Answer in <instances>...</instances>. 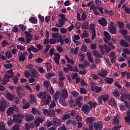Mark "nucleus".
I'll return each mask as SVG.
<instances>
[{
    "label": "nucleus",
    "instance_id": "f257e3e1",
    "mask_svg": "<svg viewBox=\"0 0 130 130\" xmlns=\"http://www.w3.org/2000/svg\"><path fill=\"white\" fill-rule=\"evenodd\" d=\"M42 100H46H46H42V103L44 105H49L51 101V96L50 94H47V93L46 92H42Z\"/></svg>",
    "mask_w": 130,
    "mask_h": 130
},
{
    "label": "nucleus",
    "instance_id": "864d4df0",
    "mask_svg": "<svg viewBox=\"0 0 130 130\" xmlns=\"http://www.w3.org/2000/svg\"><path fill=\"white\" fill-rule=\"evenodd\" d=\"M30 107V104L29 102H27L25 104L22 106V108L23 109H27Z\"/></svg>",
    "mask_w": 130,
    "mask_h": 130
},
{
    "label": "nucleus",
    "instance_id": "dca6fc26",
    "mask_svg": "<svg viewBox=\"0 0 130 130\" xmlns=\"http://www.w3.org/2000/svg\"><path fill=\"white\" fill-rule=\"evenodd\" d=\"M91 90L96 93H100L102 91L101 87H98V86H91Z\"/></svg>",
    "mask_w": 130,
    "mask_h": 130
},
{
    "label": "nucleus",
    "instance_id": "79ce46f5",
    "mask_svg": "<svg viewBox=\"0 0 130 130\" xmlns=\"http://www.w3.org/2000/svg\"><path fill=\"white\" fill-rule=\"evenodd\" d=\"M113 95L116 98H119L120 96V93L119 92V90L117 89H115L113 92Z\"/></svg>",
    "mask_w": 130,
    "mask_h": 130
},
{
    "label": "nucleus",
    "instance_id": "774afa93",
    "mask_svg": "<svg viewBox=\"0 0 130 130\" xmlns=\"http://www.w3.org/2000/svg\"><path fill=\"white\" fill-rule=\"evenodd\" d=\"M121 128V125L115 126L112 128V130H119Z\"/></svg>",
    "mask_w": 130,
    "mask_h": 130
},
{
    "label": "nucleus",
    "instance_id": "39448f33",
    "mask_svg": "<svg viewBox=\"0 0 130 130\" xmlns=\"http://www.w3.org/2000/svg\"><path fill=\"white\" fill-rule=\"evenodd\" d=\"M104 42L110 46L112 49H114L115 48V44L117 43V41L115 39L111 38V40H107V39H105Z\"/></svg>",
    "mask_w": 130,
    "mask_h": 130
},
{
    "label": "nucleus",
    "instance_id": "3c124183",
    "mask_svg": "<svg viewBox=\"0 0 130 130\" xmlns=\"http://www.w3.org/2000/svg\"><path fill=\"white\" fill-rule=\"evenodd\" d=\"M20 129V125L18 124H15L13 125L11 130H19Z\"/></svg>",
    "mask_w": 130,
    "mask_h": 130
},
{
    "label": "nucleus",
    "instance_id": "9d476101",
    "mask_svg": "<svg viewBox=\"0 0 130 130\" xmlns=\"http://www.w3.org/2000/svg\"><path fill=\"white\" fill-rule=\"evenodd\" d=\"M93 126L95 130H102L103 127V124L102 122L98 121L93 123Z\"/></svg>",
    "mask_w": 130,
    "mask_h": 130
},
{
    "label": "nucleus",
    "instance_id": "052dcab7",
    "mask_svg": "<svg viewBox=\"0 0 130 130\" xmlns=\"http://www.w3.org/2000/svg\"><path fill=\"white\" fill-rule=\"evenodd\" d=\"M50 83L49 81H44L43 85L45 88H49V85H50Z\"/></svg>",
    "mask_w": 130,
    "mask_h": 130
},
{
    "label": "nucleus",
    "instance_id": "4be33fe9",
    "mask_svg": "<svg viewBox=\"0 0 130 130\" xmlns=\"http://www.w3.org/2000/svg\"><path fill=\"white\" fill-rule=\"evenodd\" d=\"M109 105L114 107H117V104H116V101L115 99H113V98H110L109 99Z\"/></svg>",
    "mask_w": 130,
    "mask_h": 130
},
{
    "label": "nucleus",
    "instance_id": "4c0bfd02",
    "mask_svg": "<svg viewBox=\"0 0 130 130\" xmlns=\"http://www.w3.org/2000/svg\"><path fill=\"white\" fill-rule=\"evenodd\" d=\"M117 24L119 28L123 29L124 28L125 25L123 22L118 21Z\"/></svg>",
    "mask_w": 130,
    "mask_h": 130
},
{
    "label": "nucleus",
    "instance_id": "423d86ee",
    "mask_svg": "<svg viewBox=\"0 0 130 130\" xmlns=\"http://www.w3.org/2000/svg\"><path fill=\"white\" fill-rule=\"evenodd\" d=\"M104 42L110 46L112 49H114L115 48V44L117 43V41L115 39L111 38V40H107V39H105Z\"/></svg>",
    "mask_w": 130,
    "mask_h": 130
},
{
    "label": "nucleus",
    "instance_id": "412c9836",
    "mask_svg": "<svg viewBox=\"0 0 130 130\" xmlns=\"http://www.w3.org/2000/svg\"><path fill=\"white\" fill-rule=\"evenodd\" d=\"M82 99H83L82 96H80L75 99V103H76L77 104H78V107L79 108H81L82 107L81 101L82 100Z\"/></svg>",
    "mask_w": 130,
    "mask_h": 130
},
{
    "label": "nucleus",
    "instance_id": "58836bf2",
    "mask_svg": "<svg viewBox=\"0 0 130 130\" xmlns=\"http://www.w3.org/2000/svg\"><path fill=\"white\" fill-rule=\"evenodd\" d=\"M87 15L85 11L82 12V14L81 16V21H84L87 19Z\"/></svg>",
    "mask_w": 130,
    "mask_h": 130
},
{
    "label": "nucleus",
    "instance_id": "ea45409f",
    "mask_svg": "<svg viewBox=\"0 0 130 130\" xmlns=\"http://www.w3.org/2000/svg\"><path fill=\"white\" fill-rule=\"evenodd\" d=\"M34 120V116L32 115H27L26 116V121H32Z\"/></svg>",
    "mask_w": 130,
    "mask_h": 130
},
{
    "label": "nucleus",
    "instance_id": "c9c22d12",
    "mask_svg": "<svg viewBox=\"0 0 130 130\" xmlns=\"http://www.w3.org/2000/svg\"><path fill=\"white\" fill-rule=\"evenodd\" d=\"M5 55L7 58H12L13 57V55L12 52L10 51H7L5 52Z\"/></svg>",
    "mask_w": 130,
    "mask_h": 130
},
{
    "label": "nucleus",
    "instance_id": "c85d7f7f",
    "mask_svg": "<svg viewBox=\"0 0 130 130\" xmlns=\"http://www.w3.org/2000/svg\"><path fill=\"white\" fill-rule=\"evenodd\" d=\"M108 74V72L107 70H102V72L99 73V75L102 77H105Z\"/></svg>",
    "mask_w": 130,
    "mask_h": 130
},
{
    "label": "nucleus",
    "instance_id": "72a5a7b5",
    "mask_svg": "<svg viewBox=\"0 0 130 130\" xmlns=\"http://www.w3.org/2000/svg\"><path fill=\"white\" fill-rule=\"evenodd\" d=\"M65 98L60 97V99L58 100V102H60V104L62 105V106L65 107L66 106V103H65Z\"/></svg>",
    "mask_w": 130,
    "mask_h": 130
},
{
    "label": "nucleus",
    "instance_id": "aec40b11",
    "mask_svg": "<svg viewBox=\"0 0 130 130\" xmlns=\"http://www.w3.org/2000/svg\"><path fill=\"white\" fill-rule=\"evenodd\" d=\"M121 120V118L119 116L117 115L115 116L113 120V124L116 125H118L119 124V121Z\"/></svg>",
    "mask_w": 130,
    "mask_h": 130
},
{
    "label": "nucleus",
    "instance_id": "680f3d73",
    "mask_svg": "<svg viewBox=\"0 0 130 130\" xmlns=\"http://www.w3.org/2000/svg\"><path fill=\"white\" fill-rule=\"evenodd\" d=\"M6 126L3 121L0 122V130H5Z\"/></svg>",
    "mask_w": 130,
    "mask_h": 130
},
{
    "label": "nucleus",
    "instance_id": "b1692460",
    "mask_svg": "<svg viewBox=\"0 0 130 130\" xmlns=\"http://www.w3.org/2000/svg\"><path fill=\"white\" fill-rule=\"evenodd\" d=\"M27 51L30 53L31 54V51H32L34 53L38 52V49L36 48H35L33 46H31L29 48H27Z\"/></svg>",
    "mask_w": 130,
    "mask_h": 130
},
{
    "label": "nucleus",
    "instance_id": "4468645a",
    "mask_svg": "<svg viewBox=\"0 0 130 130\" xmlns=\"http://www.w3.org/2000/svg\"><path fill=\"white\" fill-rule=\"evenodd\" d=\"M98 22L100 25H101L103 27L106 26L108 24L107 21L106 20V18H104V17L99 19Z\"/></svg>",
    "mask_w": 130,
    "mask_h": 130
},
{
    "label": "nucleus",
    "instance_id": "7ed1b4c3",
    "mask_svg": "<svg viewBox=\"0 0 130 130\" xmlns=\"http://www.w3.org/2000/svg\"><path fill=\"white\" fill-rule=\"evenodd\" d=\"M109 30L110 34L115 35L117 34V24L114 22H110Z\"/></svg>",
    "mask_w": 130,
    "mask_h": 130
},
{
    "label": "nucleus",
    "instance_id": "5fc2aeb1",
    "mask_svg": "<svg viewBox=\"0 0 130 130\" xmlns=\"http://www.w3.org/2000/svg\"><path fill=\"white\" fill-rule=\"evenodd\" d=\"M4 67H6L7 69H9L10 68H13L14 65L13 64H11V63L4 64Z\"/></svg>",
    "mask_w": 130,
    "mask_h": 130
},
{
    "label": "nucleus",
    "instance_id": "6ab92c4d",
    "mask_svg": "<svg viewBox=\"0 0 130 130\" xmlns=\"http://www.w3.org/2000/svg\"><path fill=\"white\" fill-rule=\"evenodd\" d=\"M120 45L123 47H128L130 46V44L124 40H121L120 41Z\"/></svg>",
    "mask_w": 130,
    "mask_h": 130
},
{
    "label": "nucleus",
    "instance_id": "49530a36",
    "mask_svg": "<svg viewBox=\"0 0 130 130\" xmlns=\"http://www.w3.org/2000/svg\"><path fill=\"white\" fill-rule=\"evenodd\" d=\"M58 76H59V80L63 81L65 79V78L63 76V74L62 72H59L58 73Z\"/></svg>",
    "mask_w": 130,
    "mask_h": 130
},
{
    "label": "nucleus",
    "instance_id": "393cba45",
    "mask_svg": "<svg viewBox=\"0 0 130 130\" xmlns=\"http://www.w3.org/2000/svg\"><path fill=\"white\" fill-rule=\"evenodd\" d=\"M6 106L4 102H1L0 103V112L3 113L6 111Z\"/></svg>",
    "mask_w": 130,
    "mask_h": 130
},
{
    "label": "nucleus",
    "instance_id": "f03ea898",
    "mask_svg": "<svg viewBox=\"0 0 130 130\" xmlns=\"http://www.w3.org/2000/svg\"><path fill=\"white\" fill-rule=\"evenodd\" d=\"M99 49L103 55H105V52L107 53V54L109 53L112 49V48H110L107 44H104L103 46L102 44H100L99 45Z\"/></svg>",
    "mask_w": 130,
    "mask_h": 130
},
{
    "label": "nucleus",
    "instance_id": "8fccbe9b",
    "mask_svg": "<svg viewBox=\"0 0 130 130\" xmlns=\"http://www.w3.org/2000/svg\"><path fill=\"white\" fill-rule=\"evenodd\" d=\"M89 29H90V31H95V24H94L93 23H91V24H90Z\"/></svg>",
    "mask_w": 130,
    "mask_h": 130
},
{
    "label": "nucleus",
    "instance_id": "de8ad7c7",
    "mask_svg": "<svg viewBox=\"0 0 130 130\" xmlns=\"http://www.w3.org/2000/svg\"><path fill=\"white\" fill-rule=\"evenodd\" d=\"M70 118H71V116L69 114H65V115H64V116H63V117L62 118V120L66 121V120L70 119Z\"/></svg>",
    "mask_w": 130,
    "mask_h": 130
},
{
    "label": "nucleus",
    "instance_id": "a19ab883",
    "mask_svg": "<svg viewBox=\"0 0 130 130\" xmlns=\"http://www.w3.org/2000/svg\"><path fill=\"white\" fill-rule=\"evenodd\" d=\"M29 21L32 24H36L38 20L37 18L31 17L29 19Z\"/></svg>",
    "mask_w": 130,
    "mask_h": 130
},
{
    "label": "nucleus",
    "instance_id": "37998d69",
    "mask_svg": "<svg viewBox=\"0 0 130 130\" xmlns=\"http://www.w3.org/2000/svg\"><path fill=\"white\" fill-rule=\"evenodd\" d=\"M119 32L122 34V36H126L128 32L127 30L126 29H120L119 30Z\"/></svg>",
    "mask_w": 130,
    "mask_h": 130
},
{
    "label": "nucleus",
    "instance_id": "7c9ffc66",
    "mask_svg": "<svg viewBox=\"0 0 130 130\" xmlns=\"http://www.w3.org/2000/svg\"><path fill=\"white\" fill-rule=\"evenodd\" d=\"M126 116L125 117V121L126 122L130 121V109H129L126 112Z\"/></svg>",
    "mask_w": 130,
    "mask_h": 130
},
{
    "label": "nucleus",
    "instance_id": "e2e57ef3",
    "mask_svg": "<svg viewBox=\"0 0 130 130\" xmlns=\"http://www.w3.org/2000/svg\"><path fill=\"white\" fill-rule=\"evenodd\" d=\"M71 94H72L73 96L75 97L78 96L79 94V93L76 90L72 91Z\"/></svg>",
    "mask_w": 130,
    "mask_h": 130
},
{
    "label": "nucleus",
    "instance_id": "6e6d98bb",
    "mask_svg": "<svg viewBox=\"0 0 130 130\" xmlns=\"http://www.w3.org/2000/svg\"><path fill=\"white\" fill-rule=\"evenodd\" d=\"M43 113L45 115H47L48 116L51 115V112L49 110L44 109L43 110Z\"/></svg>",
    "mask_w": 130,
    "mask_h": 130
},
{
    "label": "nucleus",
    "instance_id": "20e7f679",
    "mask_svg": "<svg viewBox=\"0 0 130 130\" xmlns=\"http://www.w3.org/2000/svg\"><path fill=\"white\" fill-rule=\"evenodd\" d=\"M23 118L24 116L22 114L14 115L13 121H15L16 123H21Z\"/></svg>",
    "mask_w": 130,
    "mask_h": 130
},
{
    "label": "nucleus",
    "instance_id": "a18cd8bd",
    "mask_svg": "<svg viewBox=\"0 0 130 130\" xmlns=\"http://www.w3.org/2000/svg\"><path fill=\"white\" fill-rule=\"evenodd\" d=\"M51 125H52V121L47 120L46 123H45V126L47 127V128H49Z\"/></svg>",
    "mask_w": 130,
    "mask_h": 130
},
{
    "label": "nucleus",
    "instance_id": "09e8293b",
    "mask_svg": "<svg viewBox=\"0 0 130 130\" xmlns=\"http://www.w3.org/2000/svg\"><path fill=\"white\" fill-rule=\"evenodd\" d=\"M88 26V22H85L83 23H82V26H81V29H87Z\"/></svg>",
    "mask_w": 130,
    "mask_h": 130
},
{
    "label": "nucleus",
    "instance_id": "2f4dec72",
    "mask_svg": "<svg viewBox=\"0 0 130 130\" xmlns=\"http://www.w3.org/2000/svg\"><path fill=\"white\" fill-rule=\"evenodd\" d=\"M93 53L94 56L96 58H99V57H100V58L103 57V55H101L100 53H99V52L96 50H94Z\"/></svg>",
    "mask_w": 130,
    "mask_h": 130
},
{
    "label": "nucleus",
    "instance_id": "6e6552de",
    "mask_svg": "<svg viewBox=\"0 0 130 130\" xmlns=\"http://www.w3.org/2000/svg\"><path fill=\"white\" fill-rule=\"evenodd\" d=\"M14 75V73L13 71V69H11L10 70H8L6 72V74L5 75V77L3 78L5 79H8L13 78Z\"/></svg>",
    "mask_w": 130,
    "mask_h": 130
},
{
    "label": "nucleus",
    "instance_id": "13d9d810",
    "mask_svg": "<svg viewBox=\"0 0 130 130\" xmlns=\"http://www.w3.org/2000/svg\"><path fill=\"white\" fill-rule=\"evenodd\" d=\"M1 45L2 47H5L9 45V43L7 41L4 40V41L2 42Z\"/></svg>",
    "mask_w": 130,
    "mask_h": 130
},
{
    "label": "nucleus",
    "instance_id": "e433bc0d",
    "mask_svg": "<svg viewBox=\"0 0 130 130\" xmlns=\"http://www.w3.org/2000/svg\"><path fill=\"white\" fill-rule=\"evenodd\" d=\"M62 98H68V92L66 89H64L62 91V95L61 96Z\"/></svg>",
    "mask_w": 130,
    "mask_h": 130
},
{
    "label": "nucleus",
    "instance_id": "f8f14e48",
    "mask_svg": "<svg viewBox=\"0 0 130 130\" xmlns=\"http://www.w3.org/2000/svg\"><path fill=\"white\" fill-rule=\"evenodd\" d=\"M52 125L54 126L59 127L61 125V121L57 118H53L52 119Z\"/></svg>",
    "mask_w": 130,
    "mask_h": 130
},
{
    "label": "nucleus",
    "instance_id": "f704fd0d",
    "mask_svg": "<svg viewBox=\"0 0 130 130\" xmlns=\"http://www.w3.org/2000/svg\"><path fill=\"white\" fill-rule=\"evenodd\" d=\"M88 104L90 106V108H95L97 106V103L96 102H88Z\"/></svg>",
    "mask_w": 130,
    "mask_h": 130
},
{
    "label": "nucleus",
    "instance_id": "603ef678",
    "mask_svg": "<svg viewBox=\"0 0 130 130\" xmlns=\"http://www.w3.org/2000/svg\"><path fill=\"white\" fill-rule=\"evenodd\" d=\"M2 82L1 83V84L3 85H5L7 84V83L8 82H9L10 80L8 79H6L4 78H2Z\"/></svg>",
    "mask_w": 130,
    "mask_h": 130
},
{
    "label": "nucleus",
    "instance_id": "69168bd1",
    "mask_svg": "<svg viewBox=\"0 0 130 130\" xmlns=\"http://www.w3.org/2000/svg\"><path fill=\"white\" fill-rule=\"evenodd\" d=\"M55 74L53 73H48L46 74V78L48 80H49L51 77L54 76Z\"/></svg>",
    "mask_w": 130,
    "mask_h": 130
},
{
    "label": "nucleus",
    "instance_id": "cd10ccee",
    "mask_svg": "<svg viewBox=\"0 0 130 130\" xmlns=\"http://www.w3.org/2000/svg\"><path fill=\"white\" fill-rule=\"evenodd\" d=\"M38 73V71L35 70V69H33V70H32V71H30V77H32L34 78H37V76L36 75Z\"/></svg>",
    "mask_w": 130,
    "mask_h": 130
},
{
    "label": "nucleus",
    "instance_id": "0e129e2a",
    "mask_svg": "<svg viewBox=\"0 0 130 130\" xmlns=\"http://www.w3.org/2000/svg\"><path fill=\"white\" fill-rule=\"evenodd\" d=\"M25 67H26L27 69H29V71H32V70H34V69H33V65L32 64H29L25 66Z\"/></svg>",
    "mask_w": 130,
    "mask_h": 130
},
{
    "label": "nucleus",
    "instance_id": "f3484780",
    "mask_svg": "<svg viewBox=\"0 0 130 130\" xmlns=\"http://www.w3.org/2000/svg\"><path fill=\"white\" fill-rule=\"evenodd\" d=\"M18 55H19V56H18L19 61L20 62H23V61H25L27 58V57H25V56L23 55L22 52H20L18 54Z\"/></svg>",
    "mask_w": 130,
    "mask_h": 130
},
{
    "label": "nucleus",
    "instance_id": "bb28decb",
    "mask_svg": "<svg viewBox=\"0 0 130 130\" xmlns=\"http://www.w3.org/2000/svg\"><path fill=\"white\" fill-rule=\"evenodd\" d=\"M70 124H72L73 125L75 126L77 125V123H76L75 121L72 119H69L67 121V125H70Z\"/></svg>",
    "mask_w": 130,
    "mask_h": 130
},
{
    "label": "nucleus",
    "instance_id": "a878e982",
    "mask_svg": "<svg viewBox=\"0 0 130 130\" xmlns=\"http://www.w3.org/2000/svg\"><path fill=\"white\" fill-rule=\"evenodd\" d=\"M95 122V118L93 117H88L87 119H86V123H90V124H93V122Z\"/></svg>",
    "mask_w": 130,
    "mask_h": 130
},
{
    "label": "nucleus",
    "instance_id": "338daca9",
    "mask_svg": "<svg viewBox=\"0 0 130 130\" xmlns=\"http://www.w3.org/2000/svg\"><path fill=\"white\" fill-rule=\"evenodd\" d=\"M46 66L47 67V70H51L52 69V67L51 66V64L50 63H46Z\"/></svg>",
    "mask_w": 130,
    "mask_h": 130
},
{
    "label": "nucleus",
    "instance_id": "1a4fd4ad",
    "mask_svg": "<svg viewBox=\"0 0 130 130\" xmlns=\"http://www.w3.org/2000/svg\"><path fill=\"white\" fill-rule=\"evenodd\" d=\"M24 33L26 36H25V41L27 43H30L31 41L33 40L32 37L33 35H31L30 33L28 32L27 30H25Z\"/></svg>",
    "mask_w": 130,
    "mask_h": 130
},
{
    "label": "nucleus",
    "instance_id": "4d7b16f0",
    "mask_svg": "<svg viewBox=\"0 0 130 130\" xmlns=\"http://www.w3.org/2000/svg\"><path fill=\"white\" fill-rule=\"evenodd\" d=\"M59 94V92L56 91V93L53 94L54 100H55V101L58 100Z\"/></svg>",
    "mask_w": 130,
    "mask_h": 130
},
{
    "label": "nucleus",
    "instance_id": "0eeeda50",
    "mask_svg": "<svg viewBox=\"0 0 130 130\" xmlns=\"http://www.w3.org/2000/svg\"><path fill=\"white\" fill-rule=\"evenodd\" d=\"M98 102L100 104H103V101L106 102L107 100L109 99V96L108 94H104L99 96L98 98Z\"/></svg>",
    "mask_w": 130,
    "mask_h": 130
},
{
    "label": "nucleus",
    "instance_id": "bf43d9fd",
    "mask_svg": "<svg viewBox=\"0 0 130 130\" xmlns=\"http://www.w3.org/2000/svg\"><path fill=\"white\" fill-rule=\"evenodd\" d=\"M65 21L63 19H59L58 20V23L59 25L62 26L65 24Z\"/></svg>",
    "mask_w": 130,
    "mask_h": 130
},
{
    "label": "nucleus",
    "instance_id": "c03bdc74",
    "mask_svg": "<svg viewBox=\"0 0 130 130\" xmlns=\"http://www.w3.org/2000/svg\"><path fill=\"white\" fill-rule=\"evenodd\" d=\"M18 26L22 31H25L27 29L26 26H25L22 24H19Z\"/></svg>",
    "mask_w": 130,
    "mask_h": 130
},
{
    "label": "nucleus",
    "instance_id": "ddd939ff",
    "mask_svg": "<svg viewBox=\"0 0 130 130\" xmlns=\"http://www.w3.org/2000/svg\"><path fill=\"white\" fill-rule=\"evenodd\" d=\"M109 57L110 59V61H111L112 63H115L116 62L117 56L115 55V52H111L109 53Z\"/></svg>",
    "mask_w": 130,
    "mask_h": 130
},
{
    "label": "nucleus",
    "instance_id": "a211bd4d",
    "mask_svg": "<svg viewBox=\"0 0 130 130\" xmlns=\"http://www.w3.org/2000/svg\"><path fill=\"white\" fill-rule=\"evenodd\" d=\"M104 36L105 38H104V40H107V41H111V36H110L109 32H108L107 31H104Z\"/></svg>",
    "mask_w": 130,
    "mask_h": 130
},
{
    "label": "nucleus",
    "instance_id": "2eb2a0df",
    "mask_svg": "<svg viewBox=\"0 0 130 130\" xmlns=\"http://www.w3.org/2000/svg\"><path fill=\"white\" fill-rule=\"evenodd\" d=\"M125 99H128L130 101V94L128 93H122L121 96L120 97L119 100L121 101L125 102Z\"/></svg>",
    "mask_w": 130,
    "mask_h": 130
},
{
    "label": "nucleus",
    "instance_id": "473e14b6",
    "mask_svg": "<svg viewBox=\"0 0 130 130\" xmlns=\"http://www.w3.org/2000/svg\"><path fill=\"white\" fill-rule=\"evenodd\" d=\"M104 81L107 84H112L113 82V79L112 78H107L105 79Z\"/></svg>",
    "mask_w": 130,
    "mask_h": 130
},
{
    "label": "nucleus",
    "instance_id": "c756f323",
    "mask_svg": "<svg viewBox=\"0 0 130 130\" xmlns=\"http://www.w3.org/2000/svg\"><path fill=\"white\" fill-rule=\"evenodd\" d=\"M7 114H8L9 116L12 115L14 114L13 107H9L8 109H7Z\"/></svg>",
    "mask_w": 130,
    "mask_h": 130
},
{
    "label": "nucleus",
    "instance_id": "5701e85b",
    "mask_svg": "<svg viewBox=\"0 0 130 130\" xmlns=\"http://www.w3.org/2000/svg\"><path fill=\"white\" fill-rule=\"evenodd\" d=\"M6 97L7 99L9 101H12L14 100L15 98V95L14 94L10 93L9 92H7L6 93Z\"/></svg>",
    "mask_w": 130,
    "mask_h": 130
},
{
    "label": "nucleus",
    "instance_id": "9b49d317",
    "mask_svg": "<svg viewBox=\"0 0 130 130\" xmlns=\"http://www.w3.org/2000/svg\"><path fill=\"white\" fill-rule=\"evenodd\" d=\"M82 111L85 115H87L90 111V107L87 104H84L82 106Z\"/></svg>",
    "mask_w": 130,
    "mask_h": 130
}]
</instances>
